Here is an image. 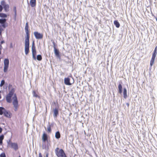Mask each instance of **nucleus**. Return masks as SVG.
Instances as JSON below:
<instances>
[{
	"mask_svg": "<svg viewBox=\"0 0 157 157\" xmlns=\"http://www.w3.org/2000/svg\"><path fill=\"white\" fill-rule=\"evenodd\" d=\"M52 43H53V47L54 48V49H55V48H56V44L55 43V42L53 41L52 42Z\"/></svg>",
	"mask_w": 157,
	"mask_h": 157,
	"instance_id": "obj_32",
	"label": "nucleus"
},
{
	"mask_svg": "<svg viewBox=\"0 0 157 157\" xmlns=\"http://www.w3.org/2000/svg\"><path fill=\"white\" fill-rule=\"evenodd\" d=\"M59 115V111L57 109L55 108L54 109L53 117H56Z\"/></svg>",
	"mask_w": 157,
	"mask_h": 157,
	"instance_id": "obj_17",
	"label": "nucleus"
},
{
	"mask_svg": "<svg viewBox=\"0 0 157 157\" xmlns=\"http://www.w3.org/2000/svg\"><path fill=\"white\" fill-rule=\"evenodd\" d=\"M33 94L34 97L36 98L39 97L36 94V92L34 91H33Z\"/></svg>",
	"mask_w": 157,
	"mask_h": 157,
	"instance_id": "obj_27",
	"label": "nucleus"
},
{
	"mask_svg": "<svg viewBox=\"0 0 157 157\" xmlns=\"http://www.w3.org/2000/svg\"><path fill=\"white\" fill-rule=\"evenodd\" d=\"M155 19H156V21H157V17L155 18Z\"/></svg>",
	"mask_w": 157,
	"mask_h": 157,
	"instance_id": "obj_41",
	"label": "nucleus"
},
{
	"mask_svg": "<svg viewBox=\"0 0 157 157\" xmlns=\"http://www.w3.org/2000/svg\"><path fill=\"white\" fill-rule=\"evenodd\" d=\"M6 19L5 18L0 19V27H2L4 28L7 26V24L6 23Z\"/></svg>",
	"mask_w": 157,
	"mask_h": 157,
	"instance_id": "obj_7",
	"label": "nucleus"
},
{
	"mask_svg": "<svg viewBox=\"0 0 157 157\" xmlns=\"http://www.w3.org/2000/svg\"><path fill=\"white\" fill-rule=\"evenodd\" d=\"M157 46H156L152 53V56L150 62V65L152 66L154 63L155 59L157 54Z\"/></svg>",
	"mask_w": 157,
	"mask_h": 157,
	"instance_id": "obj_3",
	"label": "nucleus"
},
{
	"mask_svg": "<svg viewBox=\"0 0 157 157\" xmlns=\"http://www.w3.org/2000/svg\"><path fill=\"white\" fill-rule=\"evenodd\" d=\"M2 30L3 29H2L0 27V36H2Z\"/></svg>",
	"mask_w": 157,
	"mask_h": 157,
	"instance_id": "obj_33",
	"label": "nucleus"
},
{
	"mask_svg": "<svg viewBox=\"0 0 157 157\" xmlns=\"http://www.w3.org/2000/svg\"><path fill=\"white\" fill-rule=\"evenodd\" d=\"M2 46L1 44L0 45V50L1 51L2 49Z\"/></svg>",
	"mask_w": 157,
	"mask_h": 157,
	"instance_id": "obj_38",
	"label": "nucleus"
},
{
	"mask_svg": "<svg viewBox=\"0 0 157 157\" xmlns=\"http://www.w3.org/2000/svg\"><path fill=\"white\" fill-rule=\"evenodd\" d=\"M14 92L15 90L13 88L11 89L8 94L6 95V100L7 102L11 103V98L12 96L13 95V96L12 98L13 99V104L14 108V110L16 111L17 110L18 106V101L16 94H14Z\"/></svg>",
	"mask_w": 157,
	"mask_h": 157,
	"instance_id": "obj_1",
	"label": "nucleus"
},
{
	"mask_svg": "<svg viewBox=\"0 0 157 157\" xmlns=\"http://www.w3.org/2000/svg\"><path fill=\"white\" fill-rule=\"evenodd\" d=\"M28 28V24L27 22L26 23L25 28L26 35V36L25 37V39H29V33Z\"/></svg>",
	"mask_w": 157,
	"mask_h": 157,
	"instance_id": "obj_9",
	"label": "nucleus"
},
{
	"mask_svg": "<svg viewBox=\"0 0 157 157\" xmlns=\"http://www.w3.org/2000/svg\"><path fill=\"white\" fill-rule=\"evenodd\" d=\"M126 105L128 107L129 106V104L128 103H126Z\"/></svg>",
	"mask_w": 157,
	"mask_h": 157,
	"instance_id": "obj_39",
	"label": "nucleus"
},
{
	"mask_svg": "<svg viewBox=\"0 0 157 157\" xmlns=\"http://www.w3.org/2000/svg\"><path fill=\"white\" fill-rule=\"evenodd\" d=\"M27 2H28V3H29V1L28 0H27Z\"/></svg>",
	"mask_w": 157,
	"mask_h": 157,
	"instance_id": "obj_44",
	"label": "nucleus"
},
{
	"mask_svg": "<svg viewBox=\"0 0 157 157\" xmlns=\"http://www.w3.org/2000/svg\"><path fill=\"white\" fill-rule=\"evenodd\" d=\"M47 130L48 132H50L51 131V125L50 124H49L47 127Z\"/></svg>",
	"mask_w": 157,
	"mask_h": 157,
	"instance_id": "obj_26",
	"label": "nucleus"
},
{
	"mask_svg": "<svg viewBox=\"0 0 157 157\" xmlns=\"http://www.w3.org/2000/svg\"><path fill=\"white\" fill-rule=\"evenodd\" d=\"M2 128L0 127V133L2 132Z\"/></svg>",
	"mask_w": 157,
	"mask_h": 157,
	"instance_id": "obj_37",
	"label": "nucleus"
},
{
	"mask_svg": "<svg viewBox=\"0 0 157 157\" xmlns=\"http://www.w3.org/2000/svg\"><path fill=\"white\" fill-rule=\"evenodd\" d=\"M4 71L6 72L7 71L9 63V60L8 59L6 58L4 60Z\"/></svg>",
	"mask_w": 157,
	"mask_h": 157,
	"instance_id": "obj_5",
	"label": "nucleus"
},
{
	"mask_svg": "<svg viewBox=\"0 0 157 157\" xmlns=\"http://www.w3.org/2000/svg\"><path fill=\"white\" fill-rule=\"evenodd\" d=\"M1 51L0 50V55L1 54Z\"/></svg>",
	"mask_w": 157,
	"mask_h": 157,
	"instance_id": "obj_43",
	"label": "nucleus"
},
{
	"mask_svg": "<svg viewBox=\"0 0 157 157\" xmlns=\"http://www.w3.org/2000/svg\"><path fill=\"white\" fill-rule=\"evenodd\" d=\"M6 109L4 107H0V115H2L4 114Z\"/></svg>",
	"mask_w": 157,
	"mask_h": 157,
	"instance_id": "obj_20",
	"label": "nucleus"
},
{
	"mask_svg": "<svg viewBox=\"0 0 157 157\" xmlns=\"http://www.w3.org/2000/svg\"><path fill=\"white\" fill-rule=\"evenodd\" d=\"M48 154H47L46 155V157H48Z\"/></svg>",
	"mask_w": 157,
	"mask_h": 157,
	"instance_id": "obj_40",
	"label": "nucleus"
},
{
	"mask_svg": "<svg viewBox=\"0 0 157 157\" xmlns=\"http://www.w3.org/2000/svg\"><path fill=\"white\" fill-rule=\"evenodd\" d=\"M18 157H21L20 156H19Z\"/></svg>",
	"mask_w": 157,
	"mask_h": 157,
	"instance_id": "obj_45",
	"label": "nucleus"
},
{
	"mask_svg": "<svg viewBox=\"0 0 157 157\" xmlns=\"http://www.w3.org/2000/svg\"><path fill=\"white\" fill-rule=\"evenodd\" d=\"M118 92L119 93L121 94L122 92V86L121 83H119L118 86Z\"/></svg>",
	"mask_w": 157,
	"mask_h": 157,
	"instance_id": "obj_19",
	"label": "nucleus"
},
{
	"mask_svg": "<svg viewBox=\"0 0 157 157\" xmlns=\"http://www.w3.org/2000/svg\"><path fill=\"white\" fill-rule=\"evenodd\" d=\"M5 81L4 80H2V81L1 82V84H0V86L2 87L5 84Z\"/></svg>",
	"mask_w": 157,
	"mask_h": 157,
	"instance_id": "obj_28",
	"label": "nucleus"
},
{
	"mask_svg": "<svg viewBox=\"0 0 157 157\" xmlns=\"http://www.w3.org/2000/svg\"><path fill=\"white\" fill-rule=\"evenodd\" d=\"M64 83L67 85H70L71 84L70 82V79L69 78H65L64 79Z\"/></svg>",
	"mask_w": 157,
	"mask_h": 157,
	"instance_id": "obj_13",
	"label": "nucleus"
},
{
	"mask_svg": "<svg viewBox=\"0 0 157 157\" xmlns=\"http://www.w3.org/2000/svg\"><path fill=\"white\" fill-rule=\"evenodd\" d=\"M25 54L27 55L29 52V39H25Z\"/></svg>",
	"mask_w": 157,
	"mask_h": 157,
	"instance_id": "obj_4",
	"label": "nucleus"
},
{
	"mask_svg": "<svg viewBox=\"0 0 157 157\" xmlns=\"http://www.w3.org/2000/svg\"><path fill=\"white\" fill-rule=\"evenodd\" d=\"M1 4L3 6L6 12H8L9 10V6L8 4H6L4 1H2L1 2Z\"/></svg>",
	"mask_w": 157,
	"mask_h": 157,
	"instance_id": "obj_8",
	"label": "nucleus"
},
{
	"mask_svg": "<svg viewBox=\"0 0 157 157\" xmlns=\"http://www.w3.org/2000/svg\"><path fill=\"white\" fill-rule=\"evenodd\" d=\"M39 157H42V155H41V154L40 153L39 154Z\"/></svg>",
	"mask_w": 157,
	"mask_h": 157,
	"instance_id": "obj_36",
	"label": "nucleus"
},
{
	"mask_svg": "<svg viewBox=\"0 0 157 157\" xmlns=\"http://www.w3.org/2000/svg\"><path fill=\"white\" fill-rule=\"evenodd\" d=\"M56 155L58 157H67V156L62 149H59L58 147H57L55 150Z\"/></svg>",
	"mask_w": 157,
	"mask_h": 157,
	"instance_id": "obj_2",
	"label": "nucleus"
},
{
	"mask_svg": "<svg viewBox=\"0 0 157 157\" xmlns=\"http://www.w3.org/2000/svg\"><path fill=\"white\" fill-rule=\"evenodd\" d=\"M123 94L124 98L125 99H126L127 97V90L125 88H124Z\"/></svg>",
	"mask_w": 157,
	"mask_h": 157,
	"instance_id": "obj_18",
	"label": "nucleus"
},
{
	"mask_svg": "<svg viewBox=\"0 0 157 157\" xmlns=\"http://www.w3.org/2000/svg\"><path fill=\"white\" fill-rule=\"evenodd\" d=\"M10 146L11 148L14 149L15 151L18 149V145L16 143H10Z\"/></svg>",
	"mask_w": 157,
	"mask_h": 157,
	"instance_id": "obj_11",
	"label": "nucleus"
},
{
	"mask_svg": "<svg viewBox=\"0 0 157 157\" xmlns=\"http://www.w3.org/2000/svg\"><path fill=\"white\" fill-rule=\"evenodd\" d=\"M32 51L33 58L35 60L36 59V50L35 47V46L34 42V41H33L32 43Z\"/></svg>",
	"mask_w": 157,
	"mask_h": 157,
	"instance_id": "obj_6",
	"label": "nucleus"
},
{
	"mask_svg": "<svg viewBox=\"0 0 157 157\" xmlns=\"http://www.w3.org/2000/svg\"><path fill=\"white\" fill-rule=\"evenodd\" d=\"M0 157H6L5 154L4 153H2L0 155Z\"/></svg>",
	"mask_w": 157,
	"mask_h": 157,
	"instance_id": "obj_29",
	"label": "nucleus"
},
{
	"mask_svg": "<svg viewBox=\"0 0 157 157\" xmlns=\"http://www.w3.org/2000/svg\"><path fill=\"white\" fill-rule=\"evenodd\" d=\"M55 137L56 138L59 139L60 137V134L59 131L56 132L55 134Z\"/></svg>",
	"mask_w": 157,
	"mask_h": 157,
	"instance_id": "obj_21",
	"label": "nucleus"
},
{
	"mask_svg": "<svg viewBox=\"0 0 157 157\" xmlns=\"http://www.w3.org/2000/svg\"><path fill=\"white\" fill-rule=\"evenodd\" d=\"M7 143L8 144V146H10V143H12V142H11L10 140H9V141H7Z\"/></svg>",
	"mask_w": 157,
	"mask_h": 157,
	"instance_id": "obj_31",
	"label": "nucleus"
},
{
	"mask_svg": "<svg viewBox=\"0 0 157 157\" xmlns=\"http://www.w3.org/2000/svg\"><path fill=\"white\" fill-rule=\"evenodd\" d=\"M3 114L7 118H10L11 117V114L10 112L9 111L7 110L6 109Z\"/></svg>",
	"mask_w": 157,
	"mask_h": 157,
	"instance_id": "obj_12",
	"label": "nucleus"
},
{
	"mask_svg": "<svg viewBox=\"0 0 157 157\" xmlns=\"http://www.w3.org/2000/svg\"><path fill=\"white\" fill-rule=\"evenodd\" d=\"M36 0H30V4L31 6L32 7H35L36 5Z\"/></svg>",
	"mask_w": 157,
	"mask_h": 157,
	"instance_id": "obj_16",
	"label": "nucleus"
},
{
	"mask_svg": "<svg viewBox=\"0 0 157 157\" xmlns=\"http://www.w3.org/2000/svg\"><path fill=\"white\" fill-rule=\"evenodd\" d=\"M7 16L6 14L4 13H0V17L3 18L7 17Z\"/></svg>",
	"mask_w": 157,
	"mask_h": 157,
	"instance_id": "obj_24",
	"label": "nucleus"
},
{
	"mask_svg": "<svg viewBox=\"0 0 157 157\" xmlns=\"http://www.w3.org/2000/svg\"><path fill=\"white\" fill-rule=\"evenodd\" d=\"M3 9V7L2 5H0V12L2 11Z\"/></svg>",
	"mask_w": 157,
	"mask_h": 157,
	"instance_id": "obj_34",
	"label": "nucleus"
},
{
	"mask_svg": "<svg viewBox=\"0 0 157 157\" xmlns=\"http://www.w3.org/2000/svg\"><path fill=\"white\" fill-rule=\"evenodd\" d=\"M13 11L15 13V16H16V7H14L13 8Z\"/></svg>",
	"mask_w": 157,
	"mask_h": 157,
	"instance_id": "obj_30",
	"label": "nucleus"
},
{
	"mask_svg": "<svg viewBox=\"0 0 157 157\" xmlns=\"http://www.w3.org/2000/svg\"><path fill=\"white\" fill-rule=\"evenodd\" d=\"M34 34L36 39H41L43 37V34L38 33L37 32H35L34 33Z\"/></svg>",
	"mask_w": 157,
	"mask_h": 157,
	"instance_id": "obj_10",
	"label": "nucleus"
},
{
	"mask_svg": "<svg viewBox=\"0 0 157 157\" xmlns=\"http://www.w3.org/2000/svg\"><path fill=\"white\" fill-rule=\"evenodd\" d=\"M4 139V135H2L0 136V144H1L2 143V140Z\"/></svg>",
	"mask_w": 157,
	"mask_h": 157,
	"instance_id": "obj_25",
	"label": "nucleus"
},
{
	"mask_svg": "<svg viewBox=\"0 0 157 157\" xmlns=\"http://www.w3.org/2000/svg\"><path fill=\"white\" fill-rule=\"evenodd\" d=\"M54 52L56 56L59 58L60 57L59 50L56 48L54 49Z\"/></svg>",
	"mask_w": 157,
	"mask_h": 157,
	"instance_id": "obj_14",
	"label": "nucleus"
},
{
	"mask_svg": "<svg viewBox=\"0 0 157 157\" xmlns=\"http://www.w3.org/2000/svg\"><path fill=\"white\" fill-rule=\"evenodd\" d=\"M36 59L38 61H40L42 59V56L40 55H38L37 56Z\"/></svg>",
	"mask_w": 157,
	"mask_h": 157,
	"instance_id": "obj_23",
	"label": "nucleus"
},
{
	"mask_svg": "<svg viewBox=\"0 0 157 157\" xmlns=\"http://www.w3.org/2000/svg\"><path fill=\"white\" fill-rule=\"evenodd\" d=\"M4 43V40H2L1 42V44H2Z\"/></svg>",
	"mask_w": 157,
	"mask_h": 157,
	"instance_id": "obj_35",
	"label": "nucleus"
},
{
	"mask_svg": "<svg viewBox=\"0 0 157 157\" xmlns=\"http://www.w3.org/2000/svg\"><path fill=\"white\" fill-rule=\"evenodd\" d=\"M42 139L43 141L45 142L48 140V136L46 134L44 133L43 134Z\"/></svg>",
	"mask_w": 157,
	"mask_h": 157,
	"instance_id": "obj_15",
	"label": "nucleus"
},
{
	"mask_svg": "<svg viewBox=\"0 0 157 157\" xmlns=\"http://www.w3.org/2000/svg\"><path fill=\"white\" fill-rule=\"evenodd\" d=\"M114 24L116 26V27L118 28H119L120 26V25L119 22L117 20H115L114 22Z\"/></svg>",
	"mask_w": 157,
	"mask_h": 157,
	"instance_id": "obj_22",
	"label": "nucleus"
},
{
	"mask_svg": "<svg viewBox=\"0 0 157 157\" xmlns=\"http://www.w3.org/2000/svg\"><path fill=\"white\" fill-rule=\"evenodd\" d=\"M1 51L0 50V55L1 54Z\"/></svg>",
	"mask_w": 157,
	"mask_h": 157,
	"instance_id": "obj_42",
	"label": "nucleus"
}]
</instances>
